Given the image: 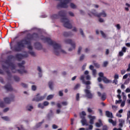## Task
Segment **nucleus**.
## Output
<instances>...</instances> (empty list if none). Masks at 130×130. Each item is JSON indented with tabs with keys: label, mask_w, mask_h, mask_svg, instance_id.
Segmentation results:
<instances>
[{
	"label": "nucleus",
	"mask_w": 130,
	"mask_h": 130,
	"mask_svg": "<svg viewBox=\"0 0 130 130\" xmlns=\"http://www.w3.org/2000/svg\"><path fill=\"white\" fill-rule=\"evenodd\" d=\"M86 112L85 111H82L80 114V116L81 118L82 119L81 120V123H82V125H86V126H88L89 125L88 123H87V120L86 119V118H85V116H86Z\"/></svg>",
	"instance_id": "8"
},
{
	"label": "nucleus",
	"mask_w": 130,
	"mask_h": 130,
	"mask_svg": "<svg viewBox=\"0 0 130 130\" xmlns=\"http://www.w3.org/2000/svg\"><path fill=\"white\" fill-rule=\"evenodd\" d=\"M86 89H84V92L87 98L89 99H92L93 98V93H91V90L89 89H91V86L90 85H86Z\"/></svg>",
	"instance_id": "7"
},
{
	"label": "nucleus",
	"mask_w": 130,
	"mask_h": 130,
	"mask_svg": "<svg viewBox=\"0 0 130 130\" xmlns=\"http://www.w3.org/2000/svg\"><path fill=\"white\" fill-rule=\"evenodd\" d=\"M101 34L103 36L104 38H106V35L103 32V31L101 30Z\"/></svg>",
	"instance_id": "38"
},
{
	"label": "nucleus",
	"mask_w": 130,
	"mask_h": 130,
	"mask_svg": "<svg viewBox=\"0 0 130 130\" xmlns=\"http://www.w3.org/2000/svg\"><path fill=\"white\" fill-rule=\"evenodd\" d=\"M80 86L81 85H80V84H76L74 87V90H77V89H78V88H80Z\"/></svg>",
	"instance_id": "42"
},
{
	"label": "nucleus",
	"mask_w": 130,
	"mask_h": 130,
	"mask_svg": "<svg viewBox=\"0 0 130 130\" xmlns=\"http://www.w3.org/2000/svg\"><path fill=\"white\" fill-rule=\"evenodd\" d=\"M18 130H24V128H23V126L21 125L20 127H17Z\"/></svg>",
	"instance_id": "61"
},
{
	"label": "nucleus",
	"mask_w": 130,
	"mask_h": 130,
	"mask_svg": "<svg viewBox=\"0 0 130 130\" xmlns=\"http://www.w3.org/2000/svg\"><path fill=\"white\" fill-rule=\"evenodd\" d=\"M101 125H102V124H101L100 123H99V122L95 123V126H96V127H100Z\"/></svg>",
	"instance_id": "47"
},
{
	"label": "nucleus",
	"mask_w": 130,
	"mask_h": 130,
	"mask_svg": "<svg viewBox=\"0 0 130 130\" xmlns=\"http://www.w3.org/2000/svg\"><path fill=\"white\" fill-rule=\"evenodd\" d=\"M44 107V106H48L49 105V102L47 101H45L43 103Z\"/></svg>",
	"instance_id": "41"
},
{
	"label": "nucleus",
	"mask_w": 130,
	"mask_h": 130,
	"mask_svg": "<svg viewBox=\"0 0 130 130\" xmlns=\"http://www.w3.org/2000/svg\"><path fill=\"white\" fill-rule=\"evenodd\" d=\"M31 89H32V91H35V90H36V89H37L36 86H35V85H32V86H31Z\"/></svg>",
	"instance_id": "52"
},
{
	"label": "nucleus",
	"mask_w": 130,
	"mask_h": 130,
	"mask_svg": "<svg viewBox=\"0 0 130 130\" xmlns=\"http://www.w3.org/2000/svg\"><path fill=\"white\" fill-rule=\"evenodd\" d=\"M63 35L65 37H70V36H72L73 35V34L71 31H69V32L65 31L63 32Z\"/></svg>",
	"instance_id": "23"
},
{
	"label": "nucleus",
	"mask_w": 130,
	"mask_h": 130,
	"mask_svg": "<svg viewBox=\"0 0 130 130\" xmlns=\"http://www.w3.org/2000/svg\"><path fill=\"white\" fill-rule=\"evenodd\" d=\"M81 50H82V47H79L78 50V54H80L81 53Z\"/></svg>",
	"instance_id": "55"
},
{
	"label": "nucleus",
	"mask_w": 130,
	"mask_h": 130,
	"mask_svg": "<svg viewBox=\"0 0 130 130\" xmlns=\"http://www.w3.org/2000/svg\"><path fill=\"white\" fill-rule=\"evenodd\" d=\"M5 63L7 66H9V67H11V71L14 74H15V73H19V74L23 75V74H27V70H25V67L24 66L25 61H22L21 63H19L18 64L19 68L21 69L20 70H16V66L14 63L11 62L10 59H8L6 61Z\"/></svg>",
	"instance_id": "3"
},
{
	"label": "nucleus",
	"mask_w": 130,
	"mask_h": 130,
	"mask_svg": "<svg viewBox=\"0 0 130 130\" xmlns=\"http://www.w3.org/2000/svg\"><path fill=\"white\" fill-rule=\"evenodd\" d=\"M37 70L39 72V77L41 78V77H42V70L41 69V68H40V67H38Z\"/></svg>",
	"instance_id": "24"
},
{
	"label": "nucleus",
	"mask_w": 130,
	"mask_h": 130,
	"mask_svg": "<svg viewBox=\"0 0 130 130\" xmlns=\"http://www.w3.org/2000/svg\"><path fill=\"white\" fill-rule=\"evenodd\" d=\"M62 104L64 106H67V105H68V102H62Z\"/></svg>",
	"instance_id": "62"
},
{
	"label": "nucleus",
	"mask_w": 130,
	"mask_h": 130,
	"mask_svg": "<svg viewBox=\"0 0 130 130\" xmlns=\"http://www.w3.org/2000/svg\"><path fill=\"white\" fill-rule=\"evenodd\" d=\"M5 89L8 92H11V91H13V87H12V85H11L10 84L6 85L5 86Z\"/></svg>",
	"instance_id": "16"
},
{
	"label": "nucleus",
	"mask_w": 130,
	"mask_h": 130,
	"mask_svg": "<svg viewBox=\"0 0 130 130\" xmlns=\"http://www.w3.org/2000/svg\"><path fill=\"white\" fill-rule=\"evenodd\" d=\"M97 73V71H96V70L93 69L92 70V75L93 76V77H96V74Z\"/></svg>",
	"instance_id": "33"
},
{
	"label": "nucleus",
	"mask_w": 130,
	"mask_h": 130,
	"mask_svg": "<svg viewBox=\"0 0 130 130\" xmlns=\"http://www.w3.org/2000/svg\"><path fill=\"white\" fill-rule=\"evenodd\" d=\"M27 48L28 50H29L28 53H29L31 56H36V53L34 51H32V49H33L32 46L28 45L27 46Z\"/></svg>",
	"instance_id": "13"
},
{
	"label": "nucleus",
	"mask_w": 130,
	"mask_h": 130,
	"mask_svg": "<svg viewBox=\"0 0 130 130\" xmlns=\"http://www.w3.org/2000/svg\"><path fill=\"white\" fill-rule=\"evenodd\" d=\"M67 16V12L64 10L59 11L57 14H53L51 16V19H58L61 18V22L63 23L64 27L68 29H72L73 25L70 23V20L66 16Z\"/></svg>",
	"instance_id": "2"
},
{
	"label": "nucleus",
	"mask_w": 130,
	"mask_h": 130,
	"mask_svg": "<svg viewBox=\"0 0 130 130\" xmlns=\"http://www.w3.org/2000/svg\"><path fill=\"white\" fill-rule=\"evenodd\" d=\"M117 97L118 98L119 100L115 101V104H120L122 101V100H121V96L119 94L117 95Z\"/></svg>",
	"instance_id": "21"
},
{
	"label": "nucleus",
	"mask_w": 130,
	"mask_h": 130,
	"mask_svg": "<svg viewBox=\"0 0 130 130\" xmlns=\"http://www.w3.org/2000/svg\"><path fill=\"white\" fill-rule=\"evenodd\" d=\"M125 93H130V88L128 87L125 90Z\"/></svg>",
	"instance_id": "53"
},
{
	"label": "nucleus",
	"mask_w": 130,
	"mask_h": 130,
	"mask_svg": "<svg viewBox=\"0 0 130 130\" xmlns=\"http://www.w3.org/2000/svg\"><path fill=\"white\" fill-rule=\"evenodd\" d=\"M54 96V95H52V94L49 95L47 97V100H51V99H52V98H53Z\"/></svg>",
	"instance_id": "31"
},
{
	"label": "nucleus",
	"mask_w": 130,
	"mask_h": 130,
	"mask_svg": "<svg viewBox=\"0 0 130 130\" xmlns=\"http://www.w3.org/2000/svg\"><path fill=\"white\" fill-rule=\"evenodd\" d=\"M58 127L57 126V125H55V124H53L52 125V128H53V129H56V128H57Z\"/></svg>",
	"instance_id": "58"
},
{
	"label": "nucleus",
	"mask_w": 130,
	"mask_h": 130,
	"mask_svg": "<svg viewBox=\"0 0 130 130\" xmlns=\"http://www.w3.org/2000/svg\"><path fill=\"white\" fill-rule=\"evenodd\" d=\"M88 15L90 16V17H92V16H95V17H98V18H100V17H105L107 16L106 13H105L104 11L100 14H98L97 12H96V11L93 10L90 14L88 13Z\"/></svg>",
	"instance_id": "6"
},
{
	"label": "nucleus",
	"mask_w": 130,
	"mask_h": 130,
	"mask_svg": "<svg viewBox=\"0 0 130 130\" xmlns=\"http://www.w3.org/2000/svg\"><path fill=\"white\" fill-rule=\"evenodd\" d=\"M128 77V74H126L123 76V79H125Z\"/></svg>",
	"instance_id": "60"
},
{
	"label": "nucleus",
	"mask_w": 130,
	"mask_h": 130,
	"mask_svg": "<svg viewBox=\"0 0 130 130\" xmlns=\"http://www.w3.org/2000/svg\"><path fill=\"white\" fill-rule=\"evenodd\" d=\"M28 56H29V55L27 53H25L24 55H22L21 54H17L16 55V57L18 60H20V59L24 58V57H28Z\"/></svg>",
	"instance_id": "12"
},
{
	"label": "nucleus",
	"mask_w": 130,
	"mask_h": 130,
	"mask_svg": "<svg viewBox=\"0 0 130 130\" xmlns=\"http://www.w3.org/2000/svg\"><path fill=\"white\" fill-rule=\"evenodd\" d=\"M35 47L36 49H37L38 50H41V49H42V45H41V44H40V43H35Z\"/></svg>",
	"instance_id": "18"
},
{
	"label": "nucleus",
	"mask_w": 130,
	"mask_h": 130,
	"mask_svg": "<svg viewBox=\"0 0 130 130\" xmlns=\"http://www.w3.org/2000/svg\"><path fill=\"white\" fill-rule=\"evenodd\" d=\"M81 81H82L83 84H85V85H91V82L90 81H85V76L82 75L80 77Z\"/></svg>",
	"instance_id": "14"
},
{
	"label": "nucleus",
	"mask_w": 130,
	"mask_h": 130,
	"mask_svg": "<svg viewBox=\"0 0 130 130\" xmlns=\"http://www.w3.org/2000/svg\"><path fill=\"white\" fill-rule=\"evenodd\" d=\"M69 16H71V17H74L75 16V14H74V13L71 11L69 12Z\"/></svg>",
	"instance_id": "49"
},
{
	"label": "nucleus",
	"mask_w": 130,
	"mask_h": 130,
	"mask_svg": "<svg viewBox=\"0 0 130 130\" xmlns=\"http://www.w3.org/2000/svg\"><path fill=\"white\" fill-rule=\"evenodd\" d=\"M99 77H100L101 78H102V80L103 81V82H104V83H105L106 84H108L109 83L111 82V80H108L107 78H106V77H104V74H103V73L102 72H100L99 73Z\"/></svg>",
	"instance_id": "11"
},
{
	"label": "nucleus",
	"mask_w": 130,
	"mask_h": 130,
	"mask_svg": "<svg viewBox=\"0 0 130 130\" xmlns=\"http://www.w3.org/2000/svg\"><path fill=\"white\" fill-rule=\"evenodd\" d=\"M98 95L99 97H101V99L103 101H104V100L106 99V93H103L101 95V93L99 91L98 92Z\"/></svg>",
	"instance_id": "17"
},
{
	"label": "nucleus",
	"mask_w": 130,
	"mask_h": 130,
	"mask_svg": "<svg viewBox=\"0 0 130 130\" xmlns=\"http://www.w3.org/2000/svg\"><path fill=\"white\" fill-rule=\"evenodd\" d=\"M108 64V62L107 61H105L104 62L103 67H107V65Z\"/></svg>",
	"instance_id": "51"
},
{
	"label": "nucleus",
	"mask_w": 130,
	"mask_h": 130,
	"mask_svg": "<svg viewBox=\"0 0 130 130\" xmlns=\"http://www.w3.org/2000/svg\"><path fill=\"white\" fill-rule=\"evenodd\" d=\"M87 112L88 113H92V114H94L95 113V112L93 111L91 108H87Z\"/></svg>",
	"instance_id": "26"
},
{
	"label": "nucleus",
	"mask_w": 130,
	"mask_h": 130,
	"mask_svg": "<svg viewBox=\"0 0 130 130\" xmlns=\"http://www.w3.org/2000/svg\"><path fill=\"white\" fill-rule=\"evenodd\" d=\"M26 109L27 110H28V111H31V110H32V109H33V106H30V105H28L26 107Z\"/></svg>",
	"instance_id": "30"
},
{
	"label": "nucleus",
	"mask_w": 130,
	"mask_h": 130,
	"mask_svg": "<svg viewBox=\"0 0 130 130\" xmlns=\"http://www.w3.org/2000/svg\"><path fill=\"white\" fill-rule=\"evenodd\" d=\"M72 0H62V2L59 3L57 5V9H67L69 8L68 4H70Z\"/></svg>",
	"instance_id": "5"
},
{
	"label": "nucleus",
	"mask_w": 130,
	"mask_h": 130,
	"mask_svg": "<svg viewBox=\"0 0 130 130\" xmlns=\"http://www.w3.org/2000/svg\"><path fill=\"white\" fill-rule=\"evenodd\" d=\"M109 122L110 123H112L113 125H114V121H113V120L112 119H109Z\"/></svg>",
	"instance_id": "43"
},
{
	"label": "nucleus",
	"mask_w": 130,
	"mask_h": 130,
	"mask_svg": "<svg viewBox=\"0 0 130 130\" xmlns=\"http://www.w3.org/2000/svg\"><path fill=\"white\" fill-rule=\"evenodd\" d=\"M2 118L3 119H4V120H6V121H8L9 120H10V119L9 118V117L5 116V117H2Z\"/></svg>",
	"instance_id": "39"
},
{
	"label": "nucleus",
	"mask_w": 130,
	"mask_h": 130,
	"mask_svg": "<svg viewBox=\"0 0 130 130\" xmlns=\"http://www.w3.org/2000/svg\"><path fill=\"white\" fill-rule=\"evenodd\" d=\"M41 40H44V42H47L50 45H52L53 48V52L56 55H59L60 53L66 54L67 52L61 48L60 44L52 41L49 38H45L43 36L41 37Z\"/></svg>",
	"instance_id": "1"
},
{
	"label": "nucleus",
	"mask_w": 130,
	"mask_h": 130,
	"mask_svg": "<svg viewBox=\"0 0 130 130\" xmlns=\"http://www.w3.org/2000/svg\"><path fill=\"white\" fill-rule=\"evenodd\" d=\"M116 115L117 116V117H121L122 116L121 114L119 113H117Z\"/></svg>",
	"instance_id": "64"
},
{
	"label": "nucleus",
	"mask_w": 130,
	"mask_h": 130,
	"mask_svg": "<svg viewBox=\"0 0 130 130\" xmlns=\"http://www.w3.org/2000/svg\"><path fill=\"white\" fill-rule=\"evenodd\" d=\"M53 82H52V81H50L49 82V87L50 88V89H51V90H52L53 89Z\"/></svg>",
	"instance_id": "27"
},
{
	"label": "nucleus",
	"mask_w": 130,
	"mask_h": 130,
	"mask_svg": "<svg viewBox=\"0 0 130 130\" xmlns=\"http://www.w3.org/2000/svg\"><path fill=\"white\" fill-rule=\"evenodd\" d=\"M85 58V55H82L80 57V60H83Z\"/></svg>",
	"instance_id": "57"
},
{
	"label": "nucleus",
	"mask_w": 130,
	"mask_h": 130,
	"mask_svg": "<svg viewBox=\"0 0 130 130\" xmlns=\"http://www.w3.org/2000/svg\"><path fill=\"white\" fill-rule=\"evenodd\" d=\"M121 51H122L124 53L126 52V47H123L122 48Z\"/></svg>",
	"instance_id": "45"
},
{
	"label": "nucleus",
	"mask_w": 130,
	"mask_h": 130,
	"mask_svg": "<svg viewBox=\"0 0 130 130\" xmlns=\"http://www.w3.org/2000/svg\"><path fill=\"white\" fill-rule=\"evenodd\" d=\"M76 99L77 101H79L80 100V94L77 93L76 96Z\"/></svg>",
	"instance_id": "40"
},
{
	"label": "nucleus",
	"mask_w": 130,
	"mask_h": 130,
	"mask_svg": "<svg viewBox=\"0 0 130 130\" xmlns=\"http://www.w3.org/2000/svg\"><path fill=\"white\" fill-rule=\"evenodd\" d=\"M122 96L123 97V101L126 102V95H125V93H124V92H122Z\"/></svg>",
	"instance_id": "29"
},
{
	"label": "nucleus",
	"mask_w": 130,
	"mask_h": 130,
	"mask_svg": "<svg viewBox=\"0 0 130 130\" xmlns=\"http://www.w3.org/2000/svg\"><path fill=\"white\" fill-rule=\"evenodd\" d=\"M86 80L89 81V80H91V76H90V75H88L86 76Z\"/></svg>",
	"instance_id": "56"
},
{
	"label": "nucleus",
	"mask_w": 130,
	"mask_h": 130,
	"mask_svg": "<svg viewBox=\"0 0 130 130\" xmlns=\"http://www.w3.org/2000/svg\"><path fill=\"white\" fill-rule=\"evenodd\" d=\"M38 107L39 108H41L42 109H43V108H44V105H43V104L40 103L39 104Z\"/></svg>",
	"instance_id": "32"
},
{
	"label": "nucleus",
	"mask_w": 130,
	"mask_h": 130,
	"mask_svg": "<svg viewBox=\"0 0 130 130\" xmlns=\"http://www.w3.org/2000/svg\"><path fill=\"white\" fill-rule=\"evenodd\" d=\"M106 116L107 117H109V118H113V114L109 111H106Z\"/></svg>",
	"instance_id": "20"
},
{
	"label": "nucleus",
	"mask_w": 130,
	"mask_h": 130,
	"mask_svg": "<svg viewBox=\"0 0 130 130\" xmlns=\"http://www.w3.org/2000/svg\"><path fill=\"white\" fill-rule=\"evenodd\" d=\"M21 86L23 88H27L28 87V85L23 83H21Z\"/></svg>",
	"instance_id": "46"
},
{
	"label": "nucleus",
	"mask_w": 130,
	"mask_h": 130,
	"mask_svg": "<svg viewBox=\"0 0 130 130\" xmlns=\"http://www.w3.org/2000/svg\"><path fill=\"white\" fill-rule=\"evenodd\" d=\"M35 37L38 38V35L37 34H34L32 37L30 38H26L24 39L21 40V41L17 42V47L15 48V51H21L25 45H30L31 44V40L33 39V38Z\"/></svg>",
	"instance_id": "4"
},
{
	"label": "nucleus",
	"mask_w": 130,
	"mask_h": 130,
	"mask_svg": "<svg viewBox=\"0 0 130 130\" xmlns=\"http://www.w3.org/2000/svg\"><path fill=\"white\" fill-rule=\"evenodd\" d=\"M94 67H95L96 68H100V65L99 64H98V63H94Z\"/></svg>",
	"instance_id": "59"
},
{
	"label": "nucleus",
	"mask_w": 130,
	"mask_h": 130,
	"mask_svg": "<svg viewBox=\"0 0 130 130\" xmlns=\"http://www.w3.org/2000/svg\"><path fill=\"white\" fill-rule=\"evenodd\" d=\"M0 107H5V104H4L3 102H0Z\"/></svg>",
	"instance_id": "50"
},
{
	"label": "nucleus",
	"mask_w": 130,
	"mask_h": 130,
	"mask_svg": "<svg viewBox=\"0 0 130 130\" xmlns=\"http://www.w3.org/2000/svg\"><path fill=\"white\" fill-rule=\"evenodd\" d=\"M39 95H40L39 93H38V94H37L36 97H35L32 100L33 101H37V102L39 101H42V100H44V99H45V98L47 95V94H45L44 95L41 96Z\"/></svg>",
	"instance_id": "10"
},
{
	"label": "nucleus",
	"mask_w": 130,
	"mask_h": 130,
	"mask_svg": "<svg viewBox=\"0 0 130 130\" xmlns=\"http://www.w3.org/2000/svg\"><path fill=\"white\" fill-rule=\"evenodd\" d=\"M107 129H108V127H107V126L105 125L103 126V130H107Z\"/></svg>",
	"instance_id": "63"
},
{
	"label": "nucleus",
	"mask_w": 130,
	"mask_h": 130,
	"mask_svg": "<svg viewBox=\"0 0 130 130\" xmlns=\"http://www.w3.org/2000/svg\"><path fill=\"white\" fill-rule=\"evenodd\" d=\"M125 101H123L122 102H121V105H120V107H124L125 105Z\"/></svg>",
	"instance_id": "37"
},
{
	"label": "nucleus",
	"mask_w": 130,
	"mask_h": 130,
	"mask_svg": "<svg viewBox=\"0 0 130 130\" xmlns=\"http://www.w3.org/2000/svg\"><path fill=\"white\" fill-rule=\"evenodd\" d=\"M115 27L117 28V30H120V29H121V27H120V25L119 24H117L116 26H115Z\"/></svg>",
	"instance_id": "48"
},
{
	"label": "nucleus",
	"mask_w": 130,
	"mask_h": 130,
	"mask_svg": "<svg viewBox=\"0 0 130 130\" xmlns=\"http://www.w3.org/2000/svg\"><path fill=\"white\" fill-rule=\"evenodd\" d=\"M14 79L16 82H19V81H20V78L18 76H14Z\"/></svg>",
	"instance_id": "34"
},
{
	"label": "nucleus",
	"mask_w": 130,
	"mask_h": 130,
	"mask_svg": "<svg viewBox=\"0 0 130 130\" xmlns=\"http://www.w3.org/2000/svg\"><path fill=\"white\" fill-rule=\"evenodd\" d=\"M65 43L67 44H71L72 48H70L69 49V51H72L76 48V43L73 41V40L71 39H68L65 40Z\"/></svg>",
	"instance_id": "9"
},
{
	"label": "nucleus",
	"mask_w": 130,
	"mask_h": 130,
	"mask_svg": "<svg viewBox=\"0 0 130 130\" xmlns=\"http://www.w3.org/2000/svg\"><path fill=\"white\" fill-rule=\"evenodd\" d=\"M43 122H44V121H42V122H39V123L37 124L36 127H40V126H41V124H42V123H43Z\"/></svg>",
	"instance_id": "35"
},
{
	"label": "nucleus",
	"mask_w": 130,
	"mask_h": 130,
	"mask_svg": "<svg viewBox=\"0 0 130 130\" xmlns=\"http://www.w3.org/2000/svg\"><path fill=\"white\" fill-rule=\"evenodd\" d=\"M13 98H4V102L6 103L7 104H9V103H10L11 102L13 101Z\"/></svg>",
	"instance_id": "19"
},
{
	"label": "nucleus",
	"mask_w": 130,
	"mask_h": 130,
	"mask_svg": "<svg viewBox=\"0 0 130 130\" xmlns=\"http://www.w3.org/2000/svg\"><path fill=\"white\" fill-rule=\"evenodd\" d=\"M119 126H120V127H122V126H123V124H124V123L125 122V120L123 119H119Z\"/></svg>",
	"instance_id": "22"
},
{
	"label": "nucleus",
	"mask_w": 130,
	"mask_h": 130,
	"mask_svg": "<svg viewBox=\"0 0 130 130\" xmlns=\"http://www.w3.org/2000/svg\"><path fill=\"white\" fill-rule=\"evenodd\" d=\"M88 117L89 119L90 124H94V120L96 119V116H92L91 115H89L88 116Z\"/></svg>",
	"instance_id": "15"
},
{
	"label": "nucleus",
	"mask_w": 130,
	"mask_h": 130,
	"mask_svg": "<svg viewBox=\"0 0 130 130\" xmlns=\"http://www.w3.org/2000/svg\"><path fill=\"white\" fill-rule=\"evenodd\" d=\"M125 6L127 7H125L124 8V10L125 11H126V12H128V11H129V9L128 8H129L130 7V5L128 3H125Z\"/></svg>",
	"instance_id": "25"
},
{
	"label": "nucleus",
	"mask_w": 130,
	"mask_h": 130,
	"mask_svg": "<svg viewBox=\"0 0 130 130\" xmlns=\"http://www.w3.org/2000/svg\"><path fill=\"white\" fill-rule=\"evenodd\" d=\"M128 83H129V78L127 79L125 81L124 84V85H127V84H128Z\"/></svg>",
	"instance_id": "44"
},
{
	"label": "nucleus",
	"mask_w": 130,
	"mask_h": 130,
	"mask_svg": "<svg viewBox=\"0 0 130 130\" xmlns=\"http://www.w3.org/2000/svg\"><path fill=\"white\" fill-rule=\"evenodd\" d=\"M130 118V111H128L127 113V118L126 120L128 121V119Z\"/></svg>",
	"instance_id": "36"
},
{
	"label": "nucleus",
	"mask_w": 130,
	"mask_h": 130,
	"mask_svg": "<svg viewBox=\"0 0 130 130\" xmlns=\"http://www.w3.org/2000/svg\"><path fill=\"white\" fill-rule=\"evenodd\" d=\"M70 8L75 10V9H77V5H75L74 3H71Z\"/></svg>",
	"instance_id": "28"
},
{
	"label": "nucleus",
	"mask_w": 130,
	"mask_h": 130,
	"mask_svg": "<svg viewBox=\"0 0 130 130\" xmlns=\"http://www.w3.org/2000/svg\"><path fill=\"white\" fill-rule=\"evenodd\" d=\"M123 52L122 51H120L119 52V56H123Z\"/></svg>",
	"instance_id": "54"
}]
</instances>
